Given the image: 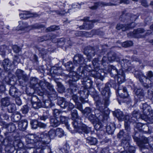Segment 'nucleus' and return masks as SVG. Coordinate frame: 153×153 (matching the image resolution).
Wrapping results in <instances>:
<instances>
[{"label":"nucleus","instance_id":"obj_17","mask_svg":"<svg viewBox=\"0 0 153 153\" xmlns=\"http://www.w3.org/2000/svg\"><path fill=\"white\" fill-rule=\"evenodd\" d=\"M111 2L106 3L102 1L96 2L94 3V5L92 6L89 7L90 9L94 10H97L99 7H102L108 6H112L114 5Z\"/></svg>","mask_w":153,"mask_h":153},{"label":"nucleus","instance_id":"obj_42","mask_svg":"<svg viewBox=\"0 0 153 153\" xmlns=\"http://www.w3.org/2000/svg\"><path fill=\"white\" fill-rule=\"evenodd\" d=\"M93 111V110L91 108L89 107H86L83 111L82 113H83L85 116L87 117L90 115V114H91Z\"/></svg>","mask_w":153,"mask_h":153},{"label":"nucleus","instance_id":"obj_1","mask_svg":"<svg viewBox=\"0 0 153 153\" xmlns=\"http://www.w3.org/2000/svg\"><path fill=\"white\" fill-rule=\"evenodd\" d=\"M96 101L97 110H95V114L92 113L87 117L88 119L94 123L97 122V120L100 121H104L108 118V115L105 112V109L106 108L107 106L100 100H97Z\"/></svg>","mask_w":153,"mask_h":153},{"label":"nucleus","instance_id":"obj_18","mask_svg":"<svg viewBox=\"0 0 153 153\" xmlns=\"http://www.w3.org/2000/svg\"><path fill=\"white\" fill-rule=\"evenodd\" d=\"M89 19V17H85L82 19L83 21L84 22H87L84 23L85 30H89L92 29L94 27L93 23L97 22V21L96 20H92L91 21H88Z\"/></svg>","mask_w":153,"mask_h":153},{"label":"nucleus","instance_id":"obj_3","mask_svg":"<svg viewBox=\"0 0 153 153\" xmlns=\"http://www.w3.org/2000/svg\"><path fill=\"white\" fill-rule=\"evenodd\" d=\"M67 76L71 78L69 80L76 82L80 79H81V82H82V84L86 86H88V84H89V87L91 85V80L88 79L87 73L81 66L78 68L76 72L71 71Z\"/></svg>","mask_w":153,"mask_h":153},{"label":"nucleus","instance_id":"obj_22","mask_svg":"<svg viewBox=\"0 0 153 153\" xmlns=\"http://www.w3.org/2000/svg\"><path fill=\"white\" fill-rule=\"evenodd\" d=\"M10 95L14 98L19 97L21 95L20 92L15 87L11 86L9 91Z\"/></svg>","mask_w":153,"mask_h":153},{"label":"nucleus","instance_id":"obj_10","mask_svg":"<svg viewBox=\"0 0 153 153\" xmlns=\"http://www.w3.org/2000/svg\"><path fill=\"white\" fill-rule=\"evenodd\" d=\"M84 53L88 59L93 58L95 55L100 56L102 54L101 51L98 48L88 46L85 48Z\"/></svg>","mask_w":153,"mask_h":153},{"label":"nucleus","instance_id":"obj_35","mask_svg":"<svg viewBox=\"0 0 153 153\" xmlns=\"http://www.w3.org/2000/svg\"><path fill=\"white\" fill-rule=\"evenodd\" d=\"M38 50L39 54L41 55L43 58L45 57L48 53V51L50 50H48L47 49L42 47H39Z\"/></svg>","mask_w":153,"mask_h":153},{"label":"nucleus","instance_id":"obj_15","mask_svg":"<svg viewBox=\"0 0 153 153\" xmlns=\"http://www.w3.org/2000/svg\"><path fill=\"white\" fill-rule=\"evenodd\" d=\"M15 74L19 82H22V83H23L27 81L28 79L27 75L21 69H17L16 72Z\"/></svg>","mask_w":153,"mask_h":153},{"label":"nucleus","instance_id":"obj_45","mask_svg":"<svg viewBox=\"0 0 153 153\" xmlns=\"http://www.w3.org/2000/svg\"><path fill=\"white\" fill-rule=\"evenodd\" d=\"M23 13L19 14V16L21 19H27L28 18H30L29 15L30 12L27 11H24Z\"/></svg>","mask_w":153,"mask_h":153},{"label":"nucleus","instance_id":"obj_34","mask_svg":"<svg viewBox=\"0 0 153 153\" xmlns=\"http://www.w3.org/2000/svg\"><path fill=\"white\" fill-rule=\"evenodd\" d=\"M135 93L140 101H142L144 100V91L143 89H137Z\"/></svg>","mask_w":153,"mask_h":153},{"label":"nucleus","instance_id":"obj_62","mask_svg":"<svg viewBox=\"0 0 153 153\" xmlns=\"http://www.w3.org/2000/svg\"><path fill=\"white\" fill-rule=\"evenodd\" d=\"M129 124L130 123H128V122L126 121L124 124L125 130L128 132L127 134L128 135L129 134V132L130 130Z\"/></svg>","mask_w":153,"mask_h":153},{"label":"nucleus","instance_id":"obj_39","mask_svg":"<svg viewBox=\"0 0 153 153\" xmlns=\"http://www.w3.org/2000/svg\"><path fill=\"white\" fill-rule=\"evenodd\" d=\"M46 94L48 95V98L51 100H55L57 97V94L56 91H54L51 93H46Z\"/></svg>","mask_w":153,"mask_h":153},{"label":"nucleus","instance_id":"obj_32","mask_svg":"<svg viewBox=\"0 0 153 153\" xmlns=\"http://www.w3.org/2000/svg\"><path fill=\"white\" fill-rule=\"evenodd\" d=\"M41 134H43L45 136L48 137L49 139H53L56 136V130L54 129H51L48 132V136L47 135L46 133L45 132L42 133Z\"/></svg>","mask_w":153,"mask_h":153},{"label":"nucleus","instance_id":"obj_2","mask_svg":"<svg viewBox=\"0 0 153 153\" xmlns=\"http://www.w3.org/2000/svg\"><path fill=\"white\" fill-rule=\"evenodd\" d=\"M71 119L74 121L72 122V124L75 131L79 133H84L87 134L91 132V128L88 127L81 122L77 110H74L71 111Z\"/></svg>","mask_w":153,"mask_h":153},{"label":"nucleus","instance_id":"obj_21","mask_svg":"<svg viewBox=\"0 0 153 153\" xmlns=\"http://www.w3.org/2000/svg\"><path fill=\"white\" fill-rule=\"evenodd\" d=\"M119 87L118 90L117 91V95H118L121 98H125L128 97V94L127 91V89L126 88L123 87L122 88H120Z\"/></svg>","mask_w":153,"mask_h":153},{"label":"nucleus","instance_id":"obj_56","mask_svg":"<svg viewBox=\"0 0 153 153\" xmlns=\"http://www.w3.org/2000/svg\"><path fill=\"white\" fill-rule=\"evenodd\" d=\"M133 43L131 41H126L122 44V46L124 47H128L132 46Z\"/></svg>","mask_w":153,"mask_h":153},{"label":"nucleus","instance_id":"obj_41","mask_svg":"<svg viewBox=\"0 0 153 153\" xmlns=\"http://www.w3.org/2000/svg\"><path fill=\"white\" fill-rule=\"evenodd\" d=\"M57 86V90L60 93L65 92V88L64 86L60 82H56Z\"/></svg>","mask_w":153,"mask_h":153},{"label":"nucleus","instance_id":"obj_29","mask_svg":"<svg viewBox=\"0 0 153 153\" xmlns=\"http://www.w3.org/2000/svg\"><path fill=\"white\" fill-rule=\"evenodd\" d=\"M60 124V119L59 117H53L50 120L51 126L54 127H56Z\"/></svg>","mask_w":153,"mask_h":153},{"label":"nucleus","instance_id":"obj_31","mask_svg":"<svg viewBox=\"0 0 153 153\" xmlns=\"http://www.w3.org/2000/svg\"><path fill=\"white\" fill-rule=\"evenodd\" d=\"M39 80L35 77H32L30 78V83L32 88H35L37 87L36 85L40 86L39 83H38Z\"/></svg>","mask_w":153,"mask_h":153},{"label":"nucleus","instance_id":"obj_37","mask_svg":"<svg viewBox=\"0 0 153 153\" xmlns=\"http://www.w3.org/2000/svg\"><path fill=\"white\" fill-rule=\"evenodd\" d=\"M132 116L131 117L132 120L136 121V120L141 117V115H140L138 111H134L132 114Z\"/></svg>","mask_w":153,"mask_h":153},{"label":"nucleus","instance_id":"obj_7","mask_svg":"<svg viewBox=\"0 0 153 153\" xmlns=\"http://www.w3.org/2000/svg\"><path fill=\"white\" fill-rule=\"evenodd\" d=\"M109 70L111 77L114 78H117L118 83L121 84L124 81L125 75L122 69L118 70L114 66L111 65Z\"/></svg>","mask_w":153,"mask_h":153},{"label":"nucleus","instance_id":"obj_13","mask_svg":"<svg viewBox=\"0 0 153 153\" xmlns=\"http://www.w3.org/2000/svg\"><path fill=\"white\" fill-rule=\"evenodd\" d=\"M131 138L129 135L127 136L126 138H125V140H123L121 142V146H123L124 149L126 150H128L130 153H134L135 151V148L132 146H130L129 141Z\"/></svg>","mask_w":153,"mask_h":153},{"label":"nucleus","instance_id":"obj_19","mask_svg":"<svg viewBox=\"0 0 153 153\" xmlns=\"http://www.w3.org/2000/svg\"><path fill=\"white\" fill-rule=\"evenodd\" d=\"M134 23L133 22H131L130 24L126 25L118 24L117 25L116 28L118 30L122 29L123 31H125L130 28L134 27Z\"/></svg>","mask_w":153,"mask_h":153},{"label":"nucleus","instance_id":"obj_47","mask_svg":"<svg viewBox=\"0 0 153 153\" xmlns=\"http://www.w3.org/2000/svg\"><path fill=\"white\" fill-rule=\"evenodd\" d=\"M52 37L48 36H44L39 37L38 38V40L39 42H42L44 41L49 40L50 38H52Z\"/></svg>","mask_w":153,"mask_h":153},{"label":"nucleus","instance_id":"obj_40","mask_svg":"<svg viewBox=\"0 0 153 153\" xmlns=\"http://www.w3.org/2000/svg\"><path fill=\"white\" fill-rule=\"evenodd\" d=\"M64 66L69 71H72L74 68L73 64L71 61H69L65 64Z\"/></svg>","mask_w":153,"mask_h":153},{"label":"nucleus","instance_id":"obj_9","mask_svg":"<svg viewBox=\"0 0 153 153\" xmlns=\"http://www.w3.org/2000/svg\"><path fill=\"white\" fill-rule=\"evenodd\" d=\"M73 62L75 65L82 67L83 70H85L89 72L91 70V68L90 66L82 65L85 64V61L83 56L81 54H78L75 55L73 58Z\"/></svg>","mask_w":153,"mask_h":153},{"label":"nucleus","instance_id":"obj_60","mask_svg":"<svg viewBox=\"0 0 153 153\" xmlns=\"http://www.w3.org/2000/svg\"><path fill=\"white\" fill-rule=\"evenodd\" d=\"M29 108L27 105H24L21 109V111L23 114H27Z\"/></svg>","mask_w":153,"mask_h":153},{"label":"nucleus","instance_id":"obj_48","mask_svg":"<svg viewBox=\"0 0 153 153\" xmlns=\"http://www.w3.org/2000/svg\"><path fill=\"white\" fill-rule=\"evenodd\" d=\"M136 121L133 123L135 127L139 131H141L143 125L140 123H137Z\"/></svg>","mask_w":153,"mask_h":153},{"label":"nucleus","instance_id":"obj_52","mask_svg":"<svg viewBox=\"0 0 153 153\" xmlns=\"http://www.w3.org/2000/svg\"><path fill=\"white\" fill-rule=\"evenodd\" d=\"M32 128L34 129L36 128L38 126L39 122L36 120H33L30 122Z\"/></svg>","mask_w":153,"mask_h":153},{"label":"nucleus","instance_id":"obj_43","mask_svg":"<svg viewBox=\"0 0 153 153\" xmlns=\"http://www.w3.org/2000/svg\"><path fill=\"white\" fill-rule=\"evenodd\" d=\"M1 105L4 106H7L10 104L9 99L6 97L2 98L1 100Z\"/></svg>","mask_w":153,"mask_h":153},{"label":"nucleus","instance_id":"obj_11","mask_svg":"<svg viewBox=\"0 0 153 153\" xmlns=\"http://www.w3.org/2000/svg\"><path fill=\"white\" fill-rule=\"evenodd\" d=\"M39 85L41 89V96L43 94H46V93L55 91L52 85L44 80L40 81Z\"/></svg>","mask_w":153,"mask_h":153},{"label":"nucleus","instance_id":"obj_55","mask_svg":"<svg viewBox=\"0 0 153 153\" xmlns=\"http://www.w3.org/2000/svg\"><path fill=\"white\" fill-rule=\"evenodd\" d=\"M92 76L94 77H100V74L99 73V71H92L89 74Z\"/></svg>","mask_w":153,"mask_h":153},{"label":"nucleus","instance_id":"obj_4","mask_svg":"<svg viewBox=\"0 0 153 153\" xmlns=\"http://www.w3.org/2000/svg\"><path fill=\"white\" fill-rule=\"evenodd\" d=\"M6 128H7L10 132L4 133L5 138L2 142V144L5 146L6 151H9L14 146L15 137L13 132L16 129L15 125L13 123L4 124Z\"/></svg>","mask_w":153,"mask_h":153},{"label":"nucleus","instance_id":"obj_46","mask_svg":"<svg viewBox=\"0 0 153 153\" xmlns=\"http://www.w3.org/2000/svg\"><path fill=\"white\" fill-rule=\"evenodd\" d=\"M128 135H129L128 134H127V135H126L125 134H124V131H123V130H122L120 131L118 134L117 137L120 139L121 138L123 137V139L122 140V142L123 140H125V138H126L127 136Z\"/></svg>","mask_w":153,"mask_h":153},{"label":"nucleus","instance_id":"obj_58","mask_svg":"<svg viewBox=\"0 0 153 153\" xmlns=\"http://www.w3.org/2000/svg\"><path fill=\"white\" fill-rule=\"evenodd\" d=\"M20 59L18 56L16 55L14 56L13 63L15 65H17L20 62Z\"/></svg>","mask_w":153,"mask_h":153},{"label":"nucleus","instance_id":"obj_27","mask_svg":"<svg viewBox=\"0 0 153 153\" xmlns=\"http://www.w3.org/2000/svg\"><path fill=\"white\" fill-rule=\"evenodd\" d=\"M2 65L5 70L9 71L12 65V63L8 59H6L3 60Z\"/></svg>","mask_w":153,"mask_h":153},{"label":"nucleus","instance_id":"obj_23","mask_svg":"<svg viewBox=\"0 0 153 153\" xmlns=\"http://www.w3.org/2000/svg\"><path fill=\"white\" fill-rule=\"evenodd\" d=\"M36 100L38 101L36 97H31L30 101L33 108L35 109H38L42 107V102L39 100L37 102L35 101Z\"/></svg>","mask_w":153,"mask_h":153},{"label":"nucleus","instance_id":"obj_16","mask_svg":"<svg viewBox=\"0 0 153 153\" xmlns=\"http://www.w3.org/2000/svg\"><path fill=\"white\" fill-rule=\"evenodd\" d=\"M144 30L143 28H138L134 30L133 32H130L127 34L128 37L131 38L143 37L141 34L144 32Z\"/></svg>","mask_w":153,"mask_h":153},{"label":"nucleus","instance_id":"obj_8","mask_svg":"<svg viewBox=\"0 0 153 153\" xmlns=\"http://www.w3.org/2000/svg\"><path fill=\"white\" fill-rule=\"evenodd\" d=\"M140 107L143 110L141 118L145 120H148L151 123H153V111L150 107L146 103L143 104Z\"/></svg>","mask_w":153,"mask_h":153},{"label":"nucleus","instance_id":"obj_14","mask_svg":"<svg viewBox=\"0 0 153 153\" xmlns=\"http://www.w3.org/2000/svg\"><path fill=\"white\" fill-rule=\"evenodd\" d=\"M57 103L62 108H67L68 111L71 110L74 107V105L72 103L65 101L62 98H59L58 99Z\"/></svg>","mask_w":153,"mask_h":153},{"label":"nucleus","instance_id":"obj_12","mask_svg":"<svg viewBox=\"0 0 153 153\" xmlns=\"http://www.w3.org/2000/svg\"><path fill=\"white\" fill-rule=\"evenodd\" d=\"M135 76L137 78H138L141 82H143V79L146 78V79H149L152 82H153V73L151 71L148 72L147 74V76H146L141 71H136L134 73Z\"/></svg>","mask_w":153,"mask_h":153},{"label":"nucleus","instance_id":"obj_25","mask_svg":"<svg viewBox=\"0 0 153 153\" xmlns=\"http://www.w3.org/2000/svg\"><path fill=\"white\" fill-rule=\"evenodd\" d=\"M27 125L28 122L26 120H22L18 123V128L20 130L25 131L26 129Z\"/></svg>","mask_w":153,"mask_h":153},{"label":"nucleus","instance_id":"obj_51","mask_svg":"<svg viewBox=\"0 0 153 153\" xmlns=\"http://www.w3.org/2000/svg\"><path fill=\"white\" fill-rule=\"evenodd\" d=\"M6 47L5 45H2L0 46V54L4 56L5 54V51Z\"/></svg>","mask_w":153,"mask_h":153},{"label":"nucleus","instance_id":"obj_5","mask_svg":"<svg viewBox=\"0 0 153 153\" xmlns=\"http://www.w3.org/2000/svg\"><path fill=\"white\" fill-rule=\"evenodd\" d=\"M37 138L36 140L37 141L34 143L32 146H27V149L34 148L36 149H40L39 151H37L36 152L38 153H45L46 151V148L49 150L48 147L47 146L51 141L48 137L45 136L43 134H40L38 135Z\"/></svg>","mask_w":153,"mask_h":153},{"label":"nucleus","instance_id":"obj_6","mask_svg":"<svg viewBox=\"0 0 153 153\" xmlns=\"http://www.w3.org/2000/svg\"><path fill=\"white\" fill-rule=\"evenodd\" d=\"M108 85V84L107 83L105 86L102 83H100L97 85V87L102 96L104 102V104L106 106H108L109 104V98L111 94Z\"/></svg>","mask_w":153,"mask_h":153},{"label":"nucleus","instance_id":"obj_54","mask_svg":"<svg viewBox=\"0 0 153 153\" xmlns=\"http://www.w3.org/2000/svg\"><path fill=\"white\" fill-rule=\"evenodd\" d=\"M133 137L134 140L136 142H139L140 141L139 134L137 132H135L134 135L133 136Z\"/></svg>","mask_w":153,"mask_h":153},{"label":"nucleus","instance_id":"obj_24","mask_svg":"<svg viewBox=\"0 0 153 153\" xmlns=\"http://www.w3.org/2000/svg\"><path fill=\"white\" fill-rule=\"evenodd\" d=\"M108 59L109 62L114 61L118 62L120 59L119 56L114 52H109L108 53Z\"/></svg>","mask_w":153,"mask_h":153},{"label":"nucleus","instance_id":"obj_44","mask_svg":"<svg viewBox=\"0 0 153 153\" xmlns=\"http://www.w3.org/2000/svg\"><path fill=\"white\" fill-rule=\"evenodd\" d=\"M113 1H114L115 3H112L114 5H116L121 3H123L125 4H128L130 3V1L129 0H113Z\"/></svg>","mask_w":153,"mask_h":153},{"label":"nucleus","instance_id":"obj_50","mask_svg":"<svg viewBox=\"0 0 153 153\" xmlns=\"http://www.w3.org/2000/svg\"><path fill=\"white\" fill-rule=\"evenodd\" d=\"M43 104H42V107L46 108H49L51 107V102L50 100H46L43 102Z\"/></svg>","mask_w":153,"mask_h":153},{"label":"nucleus","instance_id":"obj_57","mask_svg":"<svg viewBox=\"0 0 153 153\" xmlns=\"http://www.w3.org/2000/svg\"><path fill=\"white\" fill-rule=\"evenodd\" d=\"M59 29V26L53 25L48 27L46 30L48 31H52Z\"/></svg>","mask_w":153,"mask_h":153},{"label":"nucleus","instance_id":"obj_63","mask_svg":"<svg viewBox=\"0 0 153 153\" xmlns=\"http://www.w3.org/2000/svg\"><path fill=\"white\" fill-rule=\"evenodd\" d=\"M99 60L97 58H95L92 61V64L94 67L97 68L99 66Z\"/></svg>","mask_w":153,"mask_h":153},{"label":"nucleus","instance_id":"obj_38","mask_svg":"<svg viewBox=\"0 0 153 153\" xmlns=\"http://www.w3.org/2000/svg\"><path fill=\"white\" fill-rule=\"evenodd\" d=\"M108 119L109 117H108V118L107 120H104V121H100L99 120H98V123H97L94 126V127L96 130H102V128H103V125L102 123L101 122H102V123L106 122Z\"/></svg>","mask_w":153,"mask_h":153},{"label":"nucleus","instance_id":"obj_30","mask_svg":"<svg viewBox=\"0 0 153 153\" xmlns=\"http://www.w3.org/2000/svg\"><path fill=\"white\" fill-rule=\"evenodd\" d=\"M88 92L86 93L83 91H80L79 92V99L81 102L83 103H84L85 102L88 101L87 97L88 96Z\"/></svg>","mask_w":153,"mask_h":153},{"label":"nucleus","instance_id":"obj_33","mask_svg":"<svg viewBox=\"0 0 153 153\" xmlns=\"http://www.w3.org/2000/svg\"><path fill=\"white\" fill-rule=\"evenodd\" d=\"M86 143L91 145H95L97 143V141L96 138L92 137H88L86 138Z\"/></svg>","mask_w":153,"mask_h":153},{"label":"nucleus","instance_id":"obj_36","mask_svg":"<svg viewBox=\"0 0 153 153\" xmlns=\"http://www.w3.org/2000/svg\"><path fill=\"white\" fill-rule=\"evenodd\" d=\"M60 118H59L60 123L62 122V123L65 124L67 128L70 130L69 126L68 123V118L67 117L64 116H60Z\"/></svg>","mask_w":153,"mask_h":153},{"label":"nucleus","instance_id":"obj_61","mask_svg":"<svg viewBox=\"0 0 153 153\" xmlns=\"http://www.w3.org/2000/svg\"><path fill=\"white\" fill-rule=\"evenodd\" d=\"M44 27L43 25L38 23L35 24L32 26V28L34 29L43 28Z\"/></svg>","mask_w":153,"mask_h":153},{"label":"nucleus","instance_id":"obj_20","mask_svg":"<svg viewBox=\"0 0 153 153\" xmlns=\"http://www.w3.org/2000/svg\"><path fill=\"white\" fill-rule=\"evenodd\" d=\"M37 137L35 138L34 135L32 134H29L26 136V140L27 143V144L26 146V147L27 148V146H32L36 140V139H37Z\"/></svg>","mask_w":153,"mask_h":153},{"label":"nucleus","instance_id":"obj_28","mask_svg":"<svg viewBox=\"0 0 153 153\" xmlns=\"http://www.w3.org/2000/svg\"><path fill=\"white\" fill-rule=\"evenodd\" d=\"M114 115L120 121H123L124 118V115L122 111L120 109L115 110L113 113Z\"/></svg>","mask_w":153,"mask_h":153},{"label":"nucleus","instance_id":"obj_53","mask_svg":"<svg viewBox=\"0 0 153 153\" xmlns=\"http://www.w3.org/2000/svg\"><path fill=\"white\" fill-rule=\"evenodd\" d=\"M56 134L59 137H61L64 135V132L61 128H57L56 130Z\"/></svg>","mask_w":153,"mask_h":153},{"label":"nucleus","instance_id":"obj_59","mask_svg":"<svg viewBox=\"0 0 153 153\" xmlns=\"http://www.w3.org/2000/svg\"><path fill=\"white\" fill-rule=\"evenodd\" d=\"M19 22V27L20 28V30H22L27 27V25H26V23H24L22 21H20Z\"/></svg>","mask_w":153,"mask_h":153},{"label":"nucleus","instance_id":"obj_49","mask_svg":"<svg viewBox=\"0 0 153 153\" xmlns=\"http://www.w3.org/2000/svg\"><path fill=\"white\" fill-rule=\"evenodd\" d=\"M8 106L7 110L9 113H12L15 111V106L14 104H10Z\"/></svg>","mask_w":153,"mask_h":153},{"label":"nucleus","instance_id":"obj_64","mask_svg":"<svg viewBox=\"0 0 153 153\" xmlns=\"http://www.w3.org/2000/svg\"><path fill=\"white\" fill-rule=\"evenodd\" d=\"M148 144L150 147L153 149V137H149Z\"/></svg>","mask_w":153,"mask_h":153},{"label":"nucleus","instance_id":"obj_26","mask_svg":"<svg viewBox=\"0 0 153 153\" xmlns=\"http://www.w3.org/2000/svg\"><path fill=\"white\" fill-rule=\"evenodd\" d=\"M115 125L113 123H108L106 127V131L109 134H112L115 130Z\"/></svg>","mask_w":153,"mask_h":153}]
</instances>
